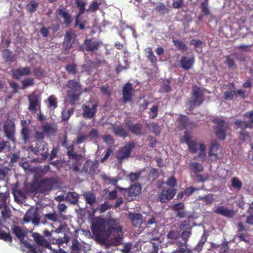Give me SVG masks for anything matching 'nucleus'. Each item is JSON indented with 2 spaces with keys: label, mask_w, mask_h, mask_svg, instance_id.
Wrapping results in <instances>:
<instances>
[{
  "label": "nucleus",
  "mask_w": 253,
  "mask_h": 253,
  "mask_svg": "<svg viewBox=\"0 0 253 253\" xmlns=\"http://www.w3.org/2000/svg\"><path fill=\"white\" fill-rule=\"evenodd\" d=\"M91 229L94 236L107 246L121 244L123 231L118 220L96 217L92 219Z\"/></svg>",
  "instance_id": "f257e3e1"
},
{
  "label": "nucleus",
  "mask_w": 253,
  "mask_h": 253,
  "mask_svg": "<svg viewBox=\"0 0 253 253\" xmlns=\"http://www.w3.org/2000/svg\"><path fill=\"white\" fill-rule=\"evenodd\" d=\"M190 135L185 133L184 137L181 139V141L185 142L188 145L189 150L192 153H197L199 157L202 160H205L206 154L205 152V145L200 142L191 140Z\"/></svg>",
  "instance_id": "f03ea898"
},
{
  "label": "nucleus",
  "mask_w": 253,
  "mask_h": 253,
  "mask_svg": "<svg viewBox=\"0 0 253 253\" xmlns=\"http://www.w3.org/2000/svg\"><path fill=\"white\" fill-rule=\"evenodd\" d=\"M12 230L13 233L20 240L23 245L27 249L28 253H42L43 251L42 249L36 248L26 241H23L24 237L26 234V231L24 229L16 225H14L12 227Z\"/></svg>",
  "instance_id": "7ed1b4c3"
},
{
  "label": "nucleus",
  "mask_w": 253,
  "mask_h": 253,
  "mask_svg": "<svg viewBox=\"0 0 253 253\" xmlns=\"http://www.w3.org/2000/svg\"><path fill=\"white\" fill-rule=\"evenodd\" d=\"M66 86L70 89L68 91L67 99L69 100L71 104H73L79 99V92L81 88L80 84L76 81L70 80L68 82Z\"/></svg>",
  "instance_id": "20e7f679"
},
{
  "label": "nucleus",
  "mask_w": 253,
  "mask_h": 253,
  "mask_svg": "<svg viewBox=\"0 0 253 253\" xmlns=\"http://www.w3.org/2000/svg\"><path fill=\"white\" fill-rule=\"evenodd\" d=\"M203 92L201 89L197 86H194L192 89V96L189 100V104L191 108L200 105L203 101Z\"/></svg>",
  "instance_id": "39448f33"
},
{
  "label": "nucleus",
  "mask_w": 253,
  "mask_h": 253,
  "mask_svg": "<svg viewBox=\"0 0 253 253\" xmlns=\"http://www.w3.org/2000/svg\"><path fill=\"white\" fill-rule=\"evenodd\" d=\"M214 123L217 125L215 128V133L217 136L221 140H224L225 136L229 133L227 126L220 119H215Z\"/></svg>",
  "instance_id": "423d86ee"
},
{
  "label": "nucleus",
  "mask_w": 253,
  "mask_h": 253,
  "mask_svg": "<svg viewBox=\"0 0 253 253\" xmlns=\"http://www.w3.org/2000/svg\"><path fill=\"white\" fill-rule=\"evenodd\" d=\"M176 193L174 188H163L158 195V200L162 203H167L173 198Z\"/></svg>",
  "instance_id": "0eeeda50"
},
{
  "label": "nucleus",
  "mask_w": 253,
  "mask_h": 253,
  "mask_svg": "<svg viewBox=\"0 0 253 253\" xmlns=\"http://www.w3.org/2000/svg\"><path fill=\"white\" fill-rule=\"evenodd\" d=\"M245 116L248 117L249 119L248 121L237 120L235 123L237 128H241L242 130L246 128L253 127V111L246 113Z\"/></svg>",
  "instance_id": "6e6552de"
},
{
  "label": "nucleus",
  "mask_w": 253,
  "mask_h": 253,
  "mask_svg": "<svg viewBox=\"0 0 253 253\" xmlns=\"http://www.w3.org/2000/svg\"><path fill=\"white\" fill-rule=\"evenodd\" d=\"M134 147V143L132 142L125 146L120 149L116 154L117 158L121 161L129 156L131 149Z\"/></svg>",
  "instance_id": "1a4fd4ad"
},
{
  "label": "nucleus",
  "mask_w": 253,
  "mask_h": 253,
  "mask_svg": "<svg viewBox=\"0 0 253 253\" xmlns=\"http://www.w3.org/2000/svg\"><path fill=\"white\" fill-rule=\"evenodd\" d=\"M12 77L19 80L23 76L29 75L31 73V69L29 67H20L11 70Z\"/></svg>",
  "instance_id": "9d476101"
},
{
  "label": "nucleus",
  "mask_w": 253,
  "mask_h": 253,
  "mask_svg": "<svg viewBox=\"0 0 253 253\" xmlns=\"http://www.w3.org/2000/svg\"><path fill=\"white\" fill-rule=\"evenodd\" d=\"M29 110L33 113H36L40 108V99L39 97L32 94L29 96Z\"/></svg>",
  "instance_id": "9b49d317"
},
{
  "label": "nucleus",
  "mask_w": 253,
  "mask_h": 253,
  "mask_svg": "<svg viewBox=\"0 0 253 253\" xmlns=\"http://www.w3.org/2000/svg\"><path fill=\"white\" fill-rule=\"evenodd\" d=\"M177 125L180 128H191L195 126V124L188 120L186 116L180 115L177 121Z\"/></svg>",
  "instance_id": "f8f14e48"
},
{
  "label": "nucleus",
  "mask_w": 253,
  "mask_h": 253,
  "mask_svg": "<svg viewBox=\"0 0 253 253\" xmlns=\"http://www.w3.org/2000/svg\"><path fill=\"white\" fill-rule=\"evenodd\" d=\"M83 115L84 117L88 118H92L96 111V105L94 104H88L87 105H84L83 107Z\"/></svg>",
  "instance_id": "ddd939ff"
},
{
  "label": "nucleus",
  "mask_w": 253,
  "mask_h": 253,
  "mask_svg": "<svg viewBox=\"0 0 253 253\" xmlns=\"http://www.w3.org/2000/svg\"><path fill=\"white\" fill-rule=\"evenodd\" d=\"M56 180L54 178H47L42 180L40 183V187L42 192H45L47 191L52 188L53 184L55 183Z\"/></svg>",
  "instance_id": "4468645a"
},
{
  "label": "nucleus",
  "mask_w": 253,
  "mask_h": 253,
  "mask_svg": "<svg viewBox=\"0 0 253 253\" xmlns=\"http://www.w3.org/2000/svg\"><path fill=\"white\" fill-rule=\"evenodd\" d=\"M221 152L220 147L216 142H213L210 147L209 155L212 160H215Z\"/></svg>",
  "instance_id": "2eb2a0df"
},
{
  "label": "nucleus",
  "mask_w": 253,
  "mask_h": 253,
  "mask_svg": "<svg viewBox=\"0 0 253 253\" xmlns=\"http://www.w3.org/2000/svg\"><path fill=\"white\" fill-rule=\"evenodd\" d=\"M214 212L227 217H233L235 212L232 210H229L224 206H218L214 210Z\"/></svg>",
  "instance_id": "dca6fc26"
},
{
  "label": "nucleus",
  "mask_w": 253,
  "mask_h": 253,
  "mask_svg": "<svg viewBox=\"0 0 253 253\" xmlns=\"http://www.w3.org/2000/svg\"><path fill=\"white\" fill-rule=\"evenodd\" d=\"M133 89L131 84H126L123 87V95L124 102H127L131 100L132 97Z\"/></svg>",
  "instance_id": "f3484780"
},
{
  "label": "nucleus",
  "mask_w": 253,
  "mask_h": 253,
  "mask_svg": "<svg viewBox=\"0 0 253 253\" xmlns=\"http://www.w3.org/2000/svg\"><path fill=\"white\" fill-rule=\"evenodd\" d=\"M129 215L132 223L134 226H140L145 222V220L143 218L142 215L139 213H130Z\"/></svg>",
  "instance_id": "a211bd4d"
},
{
  "label": "nucleus",
  "mask_w": 253,
  "mask_h": 253,
  "mask_svg": "<svg viewBox=\"0 0 253 253\" xmlns=\"http://www.w3.org/2000/svg\"><path fill=\"white\" fill-rule=\"evenodd\" d=\"M33 237L36 242L39 245L42 247H44L45 248L51 250V247L50 244L40 234L34 233L33 234Z\"/></svg>",
  "instance_id": "6ab92c4d"
},
{
  "label": "nucleus",
  "mask_w": 253,
  "mask_h": 253,
  "mask_svg": "<svg viewBox=\"0 0 253 253\" xmlns=\"http://www.w3.org/2000/svg\"><path fill=\"white\" fill-rule=\"evenodd\" d=\"M4 130L6 136L10 140L14 141L13 133L14 131V124L11 122L6 123L4 126Z\"/></svg>",
  "instance_id": "aec40b11"
},
{
  "label": "nucleus",
  "mask_w": 253,
  "mask_h": 253,
  "mask_svg": "<svg viewBox=\"0 0 253 253\" xmlns=\"http://www.w3.org/2000/svg\"><path fill=\"white\" fill-rule=\"evenodd\" d=\"M194 63L193 57H183L180 61L181 66L185 70H189L192 68Z\"/></svg>",
  "instance_id": "412c9836"
},
{
  "label": "nucleus",
  "mask_w": 253,
  "mask_h": 253,
  "mask_svg": "<svg viewBox=\"0 0 253 253\" xmlns=\"http://www.w3.org/2000/svg\"><path fill=\"white\" fill-rule=\"evenodd\" d=\"M74 35L73 34L68 32L65 37V42L63 44V47L65 49H69L74 42Z\"/></svg>",
  "instance_id": "4be33fe9"
},
{
  "label": "nucleus",
  "mask_w": 253,
  "mask_h": 253,
  "mask_svg": "<svg viewBox=\"0 0 253 253\" xmlns=\"http://www.w3.org/2000/svg\"><path fill=\"white\" fill-rule=\"evenodd\" d=\"M141 191V187L139 184H134L131 185L130 188L126 191L128 196L130 197L136 196L138 195Z\"/></svg>",
  "instance_id": "5701e85b"
},
{
  "label": "nucleus",
  "mask_w": 253,
  "mask_h": 253,
  "mask_svg": "<svg viewBox=\"0 0 253 253\" xmlns=\"http://www.w3.org/2000/svg\"><path fill=\"white\" fill-rule=\"evenodd\" d=\"M42 131L45 135H52L55 132L56 129L49 124H45L42 126Z\"/></svg>",
  "instance_id": "b1692460"
},
{
  "label": "nucleus",
  "mask_w": 253,
  "mask_h": 253,
  "mask_svg": "<svg viewBox=\"0 0 253 253\" xmlns=\"http://www.w3.org/2000/svg\"><path fill=\"white\" fill-rule=\"evenodd\" d=\"M114 132L115 134L119 136L125 137L127 134V130L122 126H116L113 128Z\"/></svg>",
  "instance_id": "393cba45"
},
{
  "label": "nucleus",
  "mask_w": 253,
  "mask_h": 253,
  "mask_svg": "<svg viewBox=\"0 0 253 253\" xmlns=\"http://www.w3.org/2000/svg\"><path fill=\"white\" fill-rule=\"evenodd\" d=\"M85 48L87 51H94L96 50L98 47L97 42L91 41V40H86L84 42Z\"/></svg>",
  "instance_id": "a878e982"
},
{
  "label": "nucleus",
  "mask_w": 253,
  "mask_h": 253,
  "mask_svg": "<svg viewBox=\"0 0 253 253\" xmlns=\"http://www.w3.org/2000/svg\"><path fill=\"white\" fill-rule=\"evenodd\" d=\"M65 199L70 203L75 204L78 201L79 195L75 192H69L67 194Z\"/></svg>",
  "instance_id": "bb28decb"
},
{
  "label": "nucleus",
  "mask_w": 253,
  "mask_h": 253,
  "mask_svg": "<svg viewBox=\"0 0 253 253\" xmlns=\"http://www.w3.org/2000/svg\"><path fill=\"white\" fill-rule=\"evenodd\" d=\"M58 11L59 14L64 19V22L65 23L69 24L71 23V16L68 13L62 9H59Z\"/></svg>",
  "instance_id": "cd10ccee"
},
{
  "label": "nucleus",
  "mask_w": 253,
  "mask_h": 253,
  "mask_svg": "<svg viewBox=\"0 0 253 253\" xmlns=\"http://www.w3.org/2000/svg\"><path fill=\"white\" fill-rule=\"evenodd\" d=\"M84 196L86 200L87 203L89 205H92L95 202V196L90 192H86L84 193Z\"/></svg>",
  "instance_id": "c85d7f7f"
},
{
  "label": "nucleus",
  "mask_w": 253,
  "mask_h": 253,
  "mask_svg": "<svg viewBox=\"0 0 253 253\" xmlns=\"http://www.w3.org/2000/svg\"><path fill=\"white\" fill-rule=\"evenodd\" d=\"M22 83V88L25 89L29 86H33L34 85V79L33 78H26L21 81Z\"/></svg>",
  "instance_id": "c756f323"
},
{
  "label": "nucleus",
  "mask_w": 253,
  "mask_h": 253,
  "mask_svg": "<svg viewBox=\"0 0 253 253\" xmlns=\"http://www.w3.org/2000/svg\"><path fill=\"white\" fill-rule=\"evenodd\" d=\"M48 107L54 109L57 106V102L56 97L53 95L50 96L47 100Z\"/></svg>",
  "instance_id": "7c9ffc66"
},
{
  "label": "nucleus",
  "mask_w": 253,
  "mask_h": 253,
  "mask_svg": "<svg viewBox=\"0 0 253 253\" xmlns=\"http://www.w3.org/2000/svg\"><path fill=\"white\" fill-rule=\"evenodd\" d=\"M127 127L130 131L135 134L140 133L142 129L141 126L139 124L133 125H127Z\"/></svg>",
  "instance_id": "2f4dec72"
},
{
  "label": "nucleus",
  "mask_w": 253,
  "mask_h": 253,
  "mask_svg": "<svg viewBox=\"0 0 253 253\" xmlns=\"http://www.w3.org/2000/svg\"><path fill=\"white\" fill-rule=\"evenodd\" d=\"M236 94V90H231L225 91L224 93V97L227 100H231L235 97Z\"/></svg>",
  "instance_id": "473e14b6"
},
{
  "label": "nucleus",
  "mask_w": 253,
  "mask_h": 253,
  "mask_svg": "<svg viewBox=\"0 0 253 253\" xmlns=\"http://www.w3.org/2000/svg\"><path fill=\"white\" fill-rule=\"evenodd\" d=\"M191 170L194 172H197L203 170V166L198 163L195 162L191 164L190 166Z\"/></svg>",
  "instance_id": "72a5a7b5"
},
{
  "label": "nucleus",
  "mask_w": 253,
  "mask_h": 253,
  "mask_svg": "<svg viewBox=\"0 0 253 253\" xmlns=\"http://www.w3.org/2000/svg\"><path fill=\"white\" fill-rule=\"evenodd\" d=\"M76 3L77 4L80 11L79 13L77 15V16L79 17L80 14L83 13L85 11V3L84 1L81 0H76Z\"/></svg>",
  "instance_id": "f704fd0d"
},
{
  "label": "nucleus",
  "mask_w": 253,
  "mask_h": 253,
  "mask_svg": "<svg viewBox=\"0 0 253 253\" xmlns=\"http://www.w3.org/2000/svg\"><path fill=\"white\" fill-rule=\"evenodd\" d=\"M54 240H55V243L56 244H58L59 246H61L64 243H68L69 241V238L67 235H64L63 237L58 238L57 239L53 240V242Z\"/></svg>",
  "instance_id": "c9c22d12"
},
{
  "label": "nucleus",
  "mask_w": 253,
  "mask_h": 253,
  "mask_svg": "<svg viewBox=\"0 0 253 253\" xmlns=\"http://www.w3.org/2000/svg\"><path fill=\"white\" fill-rule=\"evenodd\" d=\"M148 127L150 130H152V131L156 134V135H159L161 132V128L160 127L158 126L157 124L154 123L150 124Z\"/></svg>",
  "instance_id": "e433bc0d"
},
{
  "label": "nucleus",
  "mask_w": 253,
  "mask_h": 253,
  "mask_svg": "<svg viewBox=\"0 0 253 253\" xmlns=\"http://www.w3.org/2000/svg\"><path fill=\"white\" fill-rule=\"evenodd\" d=\"M2 56L6 61H12L13 59V56L12 53L8 50H4L3 51Z\"/></svg>",
  "instance_id": "4c0bfd02"
},
{
  "label": "nucleus",
  "mask_w": 253,
  "mask_h": 253,
  "mask_svg": "<svg viewBox=\"0 0 253 253\" xmlns=\"http://www.w3.org/2000/svg\"><path fill=\"white\" fill-rule=\"evenodd\" d=\"M199 199L204 201L207 205L211 204L213 201V196L211 194H208L205 197H199Z\"/></svg>",
  "instance_id": "58836bf2"
},
{
  "label": "nucleus",
  "mask_w": 253,
  "mask_h": 253,
  "mask_svg": "<svg viewBox=\"0 0 253 253\" xmlns=\"http://www.w3.org/2000/svg\"><path fill=\"white\" fill-rule=\"evenodd\" d=\"M232 185L234 188L239 190L241 189L242 184L238 178L233 177L232 180Z\"/></svg>",
  "instance_id": "ea45409f"
},
{
  "label": "nucleus",
  "mask_w": 253,
  "mask_h": 253,
  "mask_svg": "<svg viewBox=\"0 0 253 253\" xmlns=\"http://www.w3.org/2000/svg\"><path fill=\"white\" fill-rule=\"evenodd\" d=\"M179 237V233L178 231H170L167 235V237L169 239L176 240L178 239Z\"/></svg>",
  "instance_id": "a19ab883"
},
{
  "label": "nucleus",
  "mask_w": 253,
  "mask_h": 253,
  "mask_svg": "<svg viewBox=\"0 0 253 253\" xmlns=\"http://www.w3.org/2000/svg\"><path fill=\"white\" fill-rule=\"evenodd\" d=\"M154 248V253H157L159 245L160 243V239L156 238L152 239L151 241Z\"/></svg>",
  "instance_id": "79ce46f5"
},
{
  "label": "nucleus",
  "mask_w": 253,
  "mask_h": 253,
  "mask_svg": "<svg viewBox=\"0 0 253 253\" xmlns=\"http://www.w3.org/2000/svg\"><path fill=\"white\" fill-rule=\"evenodd\" d=\"M80 244L77 240H74L72 242V251L73 253H79Z\"/></svg>",
  "instance_id": "37998d69"
},
{
  "label": "nucleus",
  "mask_w": 253,
  "mask_h": 253,
  "mask_svg": "<svg viewBox=\"0 0 253 253\" xmlns=\"http://www.w3.org/2000/svg\"><path fill=\"white\" fill-rule=\"evenodd\" d=\"M73 113V109L72 108L69 109L67 111H63L62 112V120L64 121H67L69 119Z\"/></svg>",
  "instance_id": "c03bdc74"
},
{
  "label": "nucleus",
  "mask_w": 253,
  "mask_h": 253,
  "mask_svg": "<svg viewBox=\"0 0 253 253\" xmlns=\"http://www.w3.org/2000/svg\"><path fill=\"white\" fill-rule=\"evenodd\" d=\"M1 214L3 218L7 219L10 217L11 212L9 209L5 206L1 211Z\"/></svg>",
  "instance_id": "a18cd8bd"
},
{
  "label": "nucleus",
  "mask_w": 253,
  "mask_h": 253,
  "mask_svg": "<svg viewBox=\"0 0 253 253\" xmlns=\"http://www.w3.org/2000/svg\"><path fill=\"white\" fill-rule=\"evenodd\" d=\"M38 3L35 1H31L27 5V8L30 11H35L38 6Z\"/></svg>",
  "instance_id": "49530a36"
},
{
  "label": "nucleus",
  "mask_w": 253,
  "mask_h": 253,
  "mask_svg": "<svg viewBox=\"0 0 253 253\" xmlns=\"http://www.w3.org/2000/svg\"><path fill=\"white\" fill-rule=\"evenodd\" d=\"M66 69L68 72L70 74H75L77 71H76V66L74 64H70L68 65Z\"/></svg>",
  "instance_id": "de8ad7c7"
},
{
  "label": "nucleus",
  "mask_w": 253,
  "mask_h": 253,
  "mask_svg": "<svg viewBox=\"0 0 253 253\" xmlns=\"http://www.w3.org/2000/svg\"><path fill=\"white\" fill-rule=\"evenodd\" d=\"M0 239L9 242L12 240L11 237L9 233L2 231H0Z\"/></svg>",
  "instance_id": "09e8293b"
},
{
  "label": "nucleus",
  "mask_w": 253,
  "mask_h": 253,
  "mask_svg": "<svg viewBox=\"0 0 253 253\" xmlns=\"http://www.w3.org/2000/svg\"><path fill=\"white\" fill-rule=\"evenodd\" d=\"M63 145L64 146H65L67 150H68V155L69 157H75V155L74 154V153H73V145H70V146L69 147H67V145H66V139H65L63 143Z\"/></svg>",
  "instance_id": "8fccbe9b"
},
{
  "label": "nucleus",
  "mask_w": 253,
  "mask_h": 253,
  "mask_svg": "<svg viewBox=\"0 0 253 253\" xmlns=\"http://www.w3.org/2000/svg\"><path fill=\"white\" fill-rule=\"evenodd\" d=\"M173 42L174 45L179 49L184 50H186V46L182 42L177 40H173Z\"/></svg>",
  "instance_id": "3c124183"
},
{
  "label": "nucleus",
  "mask_w": 253,
  "mask_h": 253,
  "mask_svg": "<svg viewBox=\"0 0 253 253\" xmlns=\"http://www.w3.org/2000/svg\"><path fill=\"white\" fill-rule=\"evenodd\" d=\"M132 246L130 243H126V244L124 246V248L122 250V252L123 253H129L131 252Z\"/></svg>",
  "instance_id": "603ef678"
},
{
  "label": "nucleus",
  "mask_w": 253,
  "mask_h": 253,
  "mask_svg": "<svg viewBox=\"0 0 253 253\" xmlns=\"http://www.w3.org/2000/svg\"><path fill=\"white\" fill-rule=\"evenodd\" d=\"M176 179L172 176L169 178L168 181L166 182V184L171 187V188H173L174 186L176 185Z\"/></svg>",
  "instance_id": "864d4df0"
},
{
  "label": "nucleus",
  "mask_w": 253,
  "mask_h": 253,
  "mask_svg": "<svg viewBox=\"0 0 253 253\" xmlns=\"http://www.w3.org/2000/svg\"><path fill=\"white\" fill-rule=\"evenodd\" d=\"M191 44L194 45L197 52H200L201 50L199 48L202 44V42L200 40H193L191 42Z\"/></svg>",
  "instance_id": "5fc2aeb1"
},
{
  "label": "nucleus",
  "mask_w": 253,
  "mask_h": 253,
  "mask_svg": "<svg viewBox=\"0 0 253 253\" xmlns=\"http://www.w3.org/2000/svg\"><path fill=\"white\" fill-rule=\"evenodd\" d=\"M208 3L207 1L203 2L201 4V8L202 11L206 15H208L210 13V11L208 7Z\"/></svg>",
  "instance_id": "6e6d98bb"
},
{
  "label": "nucleus",
  "mask_w": 253,
  "mask_h": 253,
  "mask_svg": "<svg viewBox=\"0 0 253 253\" xmlns=\"http://www.w3.org/2000/svg\"><path fill=\"white\" fill-rule=\"evenodd\" d=\"M88 136L92 139H97L99 137L98 131L96 129H92L89 132Z\"/></svg>",
  "instance_id": "4d7b16f0"
},
{
  "label": "nucleus",
  "mask_w": 253,
  "mask_h": 253,
  "mask_svg": "<svg viewBox=\"0 0 253 253\" xmlns=\"http://www.w3.org/2000/svg\"><path fill=\"white\" fill-rule=\"evenodd\" d=\"M110 208V206L109 205L108 202H105L103 204L101 205L99 208V210L100 212H103L108 210Z\"/></svg>",
  "instance_id": "13d9d810"
},
{
  "label": "nucleus",
  "mask_w": 253,
  "mask_h": 253,
  "mask_svg": "<svg viewBox=\"0 0 253 253\" xmlns=\"http://www.w3.org/2000/svg\"><path fill=\"white\" fill-rule=\"evenodd\" d=\"M158 114V107L156 106H153L151 109L150 117L152 118H155Z\"/></svg>",
  "instance_id": "bf43d9fd"
},
{
  "label": "nucleus",
  "mask_w": 253,
  "mask_h": 253,
  "mask_svg": "<svg viewBox=\"0 0 253 253\" xmlns=\"http://www.w3.org/2000/svg\"><path fill=\"white\" fill-rule=\"evenodd\" d=\"M197 189L196 188L193 187H189L186 188L184 191V195L188 197L192 194Z\"/></svg>",
  "instance_id": "052dcab7"
},
{
  "label": "nucleus",
  "mask_w": 253,
  "mask_h": 253,
  "mask_svg": "<svg viewBox=\"0 0 253 253\" xmlns=\"http://www.w3.org/2000/svg\"><path fill=\"white\" fill-rule=\"evenodd\" d=\"M184 205L183 203H179V204L174 205L172 206V209L174 211H178L180 210L184 209Z\"/></svg>",
  "instance_id": "680f3d73"
},
{
  "label": "nucleus",
  "mask_w": 253,
  "mask_h": 253,
  "mask_svg": "<svg viewBox=\"0 0 253 253\" xmlns=\"http://www.w3.org/2000/svg\"><path fill=\"white\" fill-rule=\"evenodd\" d=\"M99 5V3L98 2L96 1L93 2L90 5L88 10L91 11H95L98 8Z\"/></svg>",
  "instance_id": "e2e57ef3"
},
{
  "label": "nucleus",
  "mask_w": 253,
  "mask_h": 253,
  "mask_svg": "<svg viewBox=\"0 0 253 253\" xmlns=\"http://www.w3.org/2000/svg\"><path fill=\"white\" fill-rule=\"evenodd\" d=\"M190 235V232L189 231H184L182 233L181 237L184 241L185 243H186Z\"/></svg>",
  "instance_id": "0e129e2a"
},
{
  "label": "nucleus",
  "mask_w": 253,
  "mask_h": 253,
  "mask_svg": "<svg viewBox=\"0 0 253 253\" xmlns=\"http://www.w3.org/2000/svg\"><path fill=\"white\" fill-rule=\"evenodd\" d=\"M32 213L31 211H27L24 217V221L26 222H30L31 221H33L34 220L31 218V215Z\"/></svg>",
  "instance_id": "69168bd1"
},
{
  "label": "nucleus",
  "mask_w": 253,
  "mask_h": 253,
  "mask_svg": "<svg viewBox=\"0 0 253 253\" xmlns=\"http://www.w3.org/2000/svg\"><path fill=\"white\" fill-rule=\"evenodd\" d=\"M104 141L107 144H111L113 143V137L110 135H106L103 138Z\"/></svg>",
  "instance_id": "338daca9"
},
{
  "label": "nucleus",
  "mask_w": 253,
  "mask_h": 253,
  "mask_svg": "<svg viewBox=\"0 0 253 253\" xmlns=\"http://www.w3.org/2000/svg\"><path fill=\"white\" fill-rule=\"evenodd\" d=\"M45 217L49 220L56 221L57 220V216L54 213H49L45 215Z\"/></svg>",
  "instance_id": "774afa93"
}]
</instances>
